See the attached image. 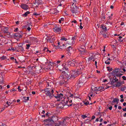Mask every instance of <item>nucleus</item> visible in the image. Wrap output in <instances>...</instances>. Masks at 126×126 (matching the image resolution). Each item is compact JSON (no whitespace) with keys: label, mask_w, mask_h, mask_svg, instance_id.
Here are the masks:
<instances>
[{"label":"nucleus","mask_w":126,"mask_h":126,"mask_svg":"<svg viewBox=\"0 0 126 126\" xmlns=\"http://www.w3.org/2000/svg\"><path fill=\"white\" fill-rule=\"evenodd\" d=\"M110 82L111 84L113 85L114 87H118L122 85L121 82L118 81V79L116 78L115 76L110 79Z\"/></svg>","instance_id":"nucleus-1"},{"label":"nucleus","mask_w":126,"mask_h":126,"mask_svg":"<svg viewBox=\"0 0 126 126\" xmlns=\"http://www.w3.org/2000/svg\"><path fill=\"white\" fill-rule=\"evenodd\" d=\"M74 96V95L72 94H70L69 97H67V98H64L63 100L64 101V103L67 104L68 106H71L72 105V104H70V103H71L72 102L73 98L74 97H76V96Z\"/></svg>","instance_id":"nucleus-2"},{"label":"nucleus","mask_w":126,"mask_h":126,"mask_svg":"<svg viewBox=\"0 0 126 126\" xmlns=\"http://www.w3.org/2000/svg\"><path fill=\"white\" fill-rule=\"evenodd\" d=\"M70 74L69 79H74L77 76L81 73L80 71H73L72 70L70 72Z\"/></svg>","instance_id":"nucleus-3"},{"label":"nucleus","mask_w":126,"mask_h":126,"mask_svg":"<svg viewBox=\"0 0 126 126\" xmlns=\"http://www.w3.org/2000/svg\"><path fill=\"white\" fill-rule=\"evenodd\" d=\"M123 73V72L121 71V69L119 68H117L113 70L112 74L113 75H116L117 77H120L123 75L121 73Z\"/></svg>","instance_id":"nucleus-4"},{"label":"nucleus","mask_w":126,"mask_h":126,"mask_svg":"<svg viewBox=\"0 0 126 126\" xmlns=\"http://www.w3.org/2000/svg\"><path fill=\"white\" fill-rule=\"evenodd\" d=\"M70 76L66 73L65 71H63L61 74V76L59 77V79H62L68 80L69 79Z\"/></svg>","instance_id":"nucleus-5"},{"label":"nucleus","mask_w":126,"mask_h":126,"mask_svg":"<svg viewBox=\"0 0 126 126\" xmlns=\"http://www.w3.org/2000/svg\"><path fill=\"white\" fill-rule=\"evenodd\" d=\"M46 87V88L44 90H49L52 91H53L54 90V88L52 84H53V83L51 82H47Z\"/></svg>","instance_id":"nucleus-6"},{"label":"nucleus","mask_w":126,"mask_h":126,"mask_svg":"<svg viewBox=\"0 0 126 126\" xmlns=\"http://www.w3.org/2000/svg\"><path fill=\"white\" fill-rule=\"evenodd\" d=\"M74 3H73L71 7V11L73 13H76L79 11L78 7L75 6Z\"/></svg>","instance_id":"nucleus-7"},{"label":"nucleus","mask_w":126,"mask_h":126,"mask_svg":"<svg viewBox=\"0 0 126 126\" xmlns=\"http://www.w3.org/2000/svg\"><path fill=\"white\" fill-rule=\"evenodd\" d=\"M48 43L53 42L55 40V36L54 35L47 37L46 39Z\"/></svg>","instance_id":"nucleus-8"},{"label":"nucleus","mask_w":126,"mask_h":126,"mask_svg":"<svg viewBox=\"0 0 126 126\" xmlns=\"http://www.w3.org/2000/svg\"><path fill=\"white\" fill-rule=\"evenodd\" d=\"M93 90L94 91L96 92L97 91L102 92L104 91L105 90V89H104V87L100 86L99 87H95L93 89Z\"/></svg>","instance_id":"nucleus-9"},{"label":"nucleus","mask_w":126,"mask_h":126,"mask_svg":"<svg viewBox=\"0 0 126 126\" xmlns=\"http://www.w3.org/2000/svg\"><path fill=\"white\" fill-rule=\"evenodd\" d=\"M79 51L80 52V54L84 55H85L89 54V52L85 50L84 48H80L79 49Z\"/></svg>","instance_id":"nucleus-10"},{"label":"nucleus","mask_w":126,"mask_h":126,"mask_svg":"<svg viewBox=\"0 0 126 126\" xmlns=\"http://www.w3.org/2000/svg\"><path fill=\"white\" fill-rule=\"evenodd\" d=\"M45 91V93L46 95L49 97L50 98L54 96L53 94V91H52L49 90H44Z\"/></svg>","instance_id":"nucleus-11"},{"label":"nucleus","mask_w":126,"mask_h":126,"mask_svg":"<svg viewBox=\"0 0 126 126\" xmlns=\"http://www.w3.org/2000/svg\"><path fill=\"white\" fill-rule=\"evenodd\" d=\"M1 32L4 34H7L9 35V36H10L9 35L10 33L9 31L8 28V27H2L1 28Z\"/></svg>","instance_id":"nucleus-12"},{"label":"nucleus","mask_w":126,"mask_h":126,"mask_svg":"<svg viewBox=\"0 0 126 126\" xmlns=\"http://www.w3.org/2000/svg\"><path fill=\"white\" fill-rule=\"evenodd\" d=\"M54 31L56 33H60L61 32V27L59 26L55 25L54 26L53 28Z\"/></svg>","instance_id":"nucleus-13"},{"label":"nucleus","mask_w":126,"mask_h":126,"mask_svg":"<svg viewBox=\"0 0 126 126\" xmlns=\"http://www.w3.org/2000/svg\"><path fill=\"white\" fill-rule=\"evenodd\" d=\"M60 80V85L62 86L63 84H67L68 80L62 79H59Z\"/></svg>","instance_id":"nucleus-14"},{"label":"nucleus","mask_w":126,"mask_h":126,"mask_svg":"<svg viewBox=\"0 0 126 126\" xmlns=\"http://www.w3.org/2000/svg\"><path fill=\"white\" fill-rule=\"evenodd\" d=\"M70 119L69 117H66L63 119L62 121V126H67V124L66 120Z\"/></svg>","instance_id":"nucleus-15"},{"label":"nucleus","mask_w":126,"mask_h":126,"mask_svg":"<svg viewBox=\"0 0 126 126\" xmlns=\"http://www.w3.org/2000/svg\"><path fill=\"white\" fill-rule=\"evenodd\" d=\"M54 97L57 99L58 101H59L63 98V95L62 94H58L57 96H54Z\"/></svg>","instance_id":"nucleus-16"},{"label":"nucleus","mask_w":126,"mask_h":126,"mask_svg":"<svg viewBox=\"0 0 126 126\" xmlns=\"http://www.w3.org/2000/svg\"><path fill=\"white\" fill-rule=\"evenodd\" d=\"M67 63L68 65L73 67L75 65V64L76 63V61L75 60H73L71 61H68Z\"/></svg>","instance_id":"nucleus-17"},{"label":"nucleus","mask_w":126,"mask_h":126,"mask_svg":"<svg viewBox=\"0 0 126 126\" xmlns=\"http://www.w3.org/2000/svg\"><path fill=\"white\" fill-rule=\"evenodd\" d=\"M22 35L18 33H16L14 34V37L16 39H18L22 37Z\"/></svg>","instance_id":"nucleus-18"},{"label":"nucleus","mask_w":126,"mask_h":126,"mask_svg":"<svg viewBox=\"0 0 126 126\" xmlns=\"http://www.w3.org/2000/svg\"><path fill=\"white\" fill-rule=\"evenodd\" d=\"M20 7L22 8L25 10L28 9L29 8L28 6L27 5L24 4H21Z\"/></svg>","instance_id":"nucleus-19"},{"label":"nucleus","mask_w":126,"mask_h":126,"mask_svg":"<svg viewBox=\"0 0 126 126\" xmlns=\"http://www.w3.org/2000/svg\"><path fill=\"white\" fill-rule=\"evenodd\" d=\"M107 27L104 24H102L101 26V28L104 30V31H107Z\"/></svg>","instance_id":"nucleus-20"},{"label":"nucleus","mask_w":126,"mask_h":126,"mask_svg":"<svg viewBox=\"0 0 126 126\" xmlns=\"http://www.w3.org/2000/svg\"><path fill=\"white\" fill-rule=\"evenodd\" d=\"M100 33L105 38H108V34L106 33H104L103 31H101Z\"/></svg>","instance_id":"nucleus-21"},{"label":"nucleus","mask_w":126,"mask_h":126,"mask_svg":"<svg viewBox=\"0 0 126 126\" xmlns=\"http://www.w3.org/2000/svg\"><path fill=\"white\" fill-rule=\"evenodd\" d=\"M67 40V37L64 36H62L61 38L60 39V42L62 41H65Z\"/></svg>","instance_id":"nucleus-22"},{"label":"nucleus","mask_w":126,"mask_h":126,"mask_svg":"<svg viewBox=\"0 0 126 126\" xmlns=\"http://www.w3.org/2000/svg\"><path fill=\"white\" fill-rule=\"evenodd\" d=\"M30 40L32 42H36L37 41L36 38L34 37H29Z\"/></svg>","instance_id":"nucleus-23"},{"label":"nucleus","mask_w":126,"mask_h":126,"mask_svg":"<svg viewBox=\"0 0 126 126\" xmlns=\"http://www.w3.org/2000/svg\"><path fill=\"white\" fill-rule=\"evenodd\" d=\"M94 56L92 55L89 57L88 60L94 62L95 61Z\"/></svg>","instance_id":"nucleus-24"},{"label":"nucleus","mask_w":126,"mask_h":126,"mask_svg":"<svg viewBox=\"0 0 126 126\" xmlns=\"http://www.w3.org/2000/svg\"><path fill=\"white\" fill-rule=\"evenodd\" d=\"M58 121L56 122V125L57 126L62 125V121L60 120H58V119H57Z\"/></svg>","instance_id":"nucleus-25"},{"label":"nucleus","mask_w":126,"mask_h":126,"mask_svg":"<svg viewBox=\"0 0 126 126\" xmlns=\"http://www.w3.org/2000/svg\"><path fill=\"white\" fill-rule=\"evenodd\" d=\"M44 124L46 125H49L50 124V122L49 120H44Z\"/></svg>","instance_id":"nucleus-26"},{"label":"nucleus","mask_w":126,"mask_h":126,"mask_svg":"<svg viewBox=\"0 0 126 126\" xmlns=\"http://www.w3.org/2000/svg\"><path fill=\"white\" fill-rule=\"evenodd\" d=\"M53 65V64L52 62H49L48 63V67L50 69V68H51Z\"/></svg>","instance_id":"nucleus-27"},{"label":"nucleus","mask_w":126,"mask_h":126,"mask_svg":"<svg viewBox=\"0 0 126 126\" xmlns=\"http://www.w3.org/2000/svg\"><path fill=\"white\" fill-rule=\"evenodd\" d=\"M26 27H28L27 29L29 31H30L31 29V28L32 27V25H29V24H28L26 25Z\"/></svg>","instance_id":"nucleus-28"},{"label":"nucleus","mask_w":126,"mask_h":126,"mask_svg":"<svg viewBox=\"0 0 126 126\" xmlns=\"http://www.w3.org/2000/svg\"><path fill=\"white\" fill-rule=\"evenodd\" d=\"M60 43L59 42H58L57 43V44H58L57 45V47H62V46H64L65 45L64 44H62V43L61 42H60Z\"/></svg>","instance_id":"nucleus-29"},{"label":"nucleus","mask_w":126,"mask_h":126,"mask_svg":"<svg viewBox=\"0 0 126 126\" xmlns=\"http://www.w3.org/2000/svg\"><path fill=\"white\" fill-rule=\"evenodd\" d=\"M30 13V12L29 11H27L25 12L24 14L22 15V16H23L26 17L27 16V15L29 14Z\"/></svg>","instance_id":"nucleus-30"},{"label":"nucleus","mask_w":126,"mask_h":126,"mask_svg":"<svg viewBox=\"0 0 126 126\" xmlns=\"http://www.w3.org/2000/svg\"><path fill=\"white\" fill-rule=\"evenodd\" d=\"M64 20V19L63 18H61L59 20V22L60 23H63Z\"/></svg>","instance_id":"nucleus-31"},{"label":"nucleus","mask_w":126,"mask_h":126,"mask_svg":"<svg viewBox=\"0 0 126 126\" xmlns=\"http://www.w3.org/2000/svg\"><path fill=\"white\" fill-rule=\"evenodd\" d=\"M126 89V87L124 86H122L121 88V91H124Z\"/></svg>","instance_id":"nucleus-32"},{"label":"nucleus","mask_w":126,"mask_h":126,"mask_svg":"<svg viewBox=\"0 0 126 126\" xmlns=\"http://www.w3.org/2000/svg\"><path fill=\"white\" fill-rule=\"evenodd\" d=\"M119 101V99H118L117 98H115L113 100L112 102H117V103H118V102Z\"/></svg>","instance_id":"nucleus-33"},{"label":"nucleus","mask_w":126,"mask_h":126,"mask_svg":"<svg viewBox=\"0 0 126 126\" xmlns=\"http://www.w3.org/2000/svg\"><path fill=\"white\" fill-rule=\"evenodd\" d=\"M6 59H7L6 57L4 56V55L0 58V59L1 60H5Z\"/></svg>","instance_id":"nucleus-34"},{"label":"nucleus","mask_w":126,"mask_h":126,"mask_svg":"<svg viewBox=\"0 0 126 126\" xmlns=\"http://www.w3.org/2000/svg\"><path fill=\"white\" fill-rule=\"evenodd\" d=\"M24 99L25 100L24 102H26V101L29 100V97H24Z\"/></svg>","instance_id":"nucleus-35"},{"label":"nucleus","mask_w":126,"mask_h":126,"mask_svg":"<svg viewBox=\"0 0 126 126\" xmlns=\"http://www.w3.org/2000/svg\"><path fill=\"white\" fill-rule=\"evenodd\" d=\"M4 90V89L1 85H0V92Z\"/></svg>","instance_id":"nucleus-36"},{"label":"nucleus","mask_w":126,"mask_h":126,"mask_svg":"<svg viewBox=\"0 0 126 126\" xmlns=\"http://www.w3.org/2000/svg\"><path fill=\"white\" fill-rule=\"evenodd\" d=\"M105 63L106 64H109L110 63V61L107 60L106 61H105Z\"/></svg>","instance_id":"nucleus-37"},{"label":"nucleus","mask_w":126,"mask_h":126,"mask_svg":"<svg viewBox=\"0 0 126 126\" xmlns=\"http://www.w3.org/2000/svg\"><path fill=\"white\" fill-rule=\"evenodd\" d=\"M26 49H28L29 48L30 46V45L29 44H27L26 45Z\"/></svg>","instance_id":"nucleus-38"},{"label":"nucleus","mask_w":126,"mask_h":126,"mask_svg":"<svg viewBox=\"0 0 126 126\" xmlns=\"http://www.w3.org/2000/svg\"><path fill=\"white\" fill-rule=\"evenodd\" d=\"M107 68L108 69V70L109 72L111 71L112 70V68H110V67H107Z\"/></svg>","instance_id":"nucleus-39"},{"label":"nucleus","mask_w":126,"mask_h":126,"mask_svg":"<svg viewBox=\"0 0 126 126\" xmlns=\"http://www.w3.org/2000/svg\"><path fill=\"white\" fill-rule=\"evenodd\" d=\"M48 48L46 47H45L43 49V51H48Z\"/></svg>","instance_id":"nucleus-40"},{"label":"nucleus","mask_w":126,"mask_h":126,"mask_svg":"<svg viewBox=\"0 0 126 126\" xmlns=\"http://www.w3.org/2000/svg\"><path fill=\"white\" fill-rule=\"evenodd\" d=\"M81 117L82 118L84 119L85 118H87V116L85 115H82L81 116Z\"/></svg>","instance_id":"nucleus-41"},{"label":"nucleus","mask_w":126,"mask_h":126,"mask_svg":"<svg viewBox=\"0 0 126 126\" xmlns=\"http://www.w3.org/2000/svg\"><path fill=\"white\" fill-rule=\"evenodd\" d=\"M6 104L8 105V106H6V107H8L9 106H10V102H8V101H7L6 103Z\"/></svg>","instance_id":"nucleus-42"},{"label":"nucleus","mask_w":126,"mask_h":126,"mask_svg":"<svg viewBox=\"0 0 126 126\" xmlns=\"http://www.w3.org/2000/svg\"><path fill=\"white\" fill-rule=\"evenodd\" d=\"M20 88L21 87L20 86H18L17 89H18V91L19 92H21L22 90L21 89H20Z\"/></svg>","instance_id":"nucleus-43"},{"label":"nucleus","mask_w":126,"mask_h":126,"mask_svg":"<svg viewBox=\"0 0 126 126\" xmlns=\"http://www.w3.org/2000/svg\"><path fill=\"white\" fill-rule=\"evenodd\" d=\"M33 15L34 16H39L40 15V14H37L36 13H34L33 14Z\"/></svg>","instance_id":"nucleus-44"},{"label":"nucleus","mask_w":126,"mask_h":126,"mask_svg":"<svg viewBox=\"0 0 126 126\" xmlns=\"http://www.w3.org/2000/svg\"><path fill=\"white\" fill-rule=\"evenodd\" d=\"M105 17L104 15H103L102 16H101V18L103 19V20H104L105 19Z\"/></svg>","instance_id":"nucleus-45"},{"label":"nucleus","mask_w":126,"mask_h":126,"mask_svg":"<svg viewBox=\"0 0 126 126\" xmlns=\"http://www.w3.org/2000/svg\"><path fill=\"white\" fill-rule=\"evenodd\" d=\"M113 15V14H111L110 16H109V19H111L112 18V16Z\"/></svg>","instance_id":"nucleus-46"},{"label":"nucleus","mask_w":126,"mask_h":126,"mask_svg":"<svg viewBox=\"0 0 126 126\" xmlns=\"http://www.w3.org/2000/svg\"><path fill=\"white\" fill-rule=\"evenodd\" d=\"M117 39L118 40V41L120 42H122L123 41V39H119L118 38H117Z\"/></svg>","instance_id":"nucleus-47"},{"label":"nucleus","mask_w":126,"mask_h":126,"mask_svg":"<svg viewBox=\"0 0 126 126\" xmlns=\"http://www.w3.org/2000/svg\"><path fill=\"white\" fill-rule=\"evenodd\" d=\"M18 31V28H17L15 29L14 31L15 32H17Z\"/></svg>","instance_id":"nucleus-48"},{"label":"nucleus","mask_w":126,"mask_h":126,"mask_svg":"<svg viewBox=\"0 0 126 126\" xmlns=\"http://www.w3.org/2000/svg\"><path fill=\"white\" fill-rule=\"evenodd\" d=\"M63 70H68V68L67 67H64L63 68Z\"/></svg>","instance_id":"nucleus-49"},{"label":"nucleus","mask_w":126,"mask_h":126,"mask_svg":"<svg viewBox=\"0 0 126 126\" xmlns=\"http://www.w3.org/2000/svg\"><path fill=\"white\" fill-rule=\"evenodd\" d=\"M122 78L124 80H126V77L125 76H123L122 77Z\"/></svg>","instance_id":"nucleus-50"},{"label":"nucleus","mask_w":126,"mask_h":126,"mask_svg":"<svg viewBox=\"0 0 126 126\" xmlns=\"http://www.w3.org/2000/svg\"><path fill=\"white\" fill-rule=\"evenodd\" d=\"M72 22H73L75 23H76L77 22V21L76 20H73L72 21Z\"/></svg>","instance_id":"nucleus-51"},{"label":"nucleus","mask_w":126,"mask_h":126,"mask_svg":"<svg viewBox=\"0 0 126 126\" xmlns=\"http://www.w3.org/2000/svg\"><path fill=\"white\" fill-rule=\"evenodd\" d=\"M52 63H53V65H55V66H56V61H54V62H52Z\"/></svg>","instance_id":"nucleus-52"},{"label":"nucleus","mask_w":126,"mask_h":126,"mask_svg":"<svg viewBox=\"0 0 126 126\" xmlns=\"http://www.w3.org/2000/svg\"><path fill=\"white\" fill-rule=\"evenodd\" d=\"M16 91L15 90L14 88H13L10 91V92H12L13 91Z\"/></svg>","instance_id":"nucleus-53"},{"label":"nucleus","mask_w":126,"mask_h":126,"mask_svg":"<svg viewBox=\"0 0 126 126\" xmlns=\"http://www.w3.org/2000/svg\"><path fill=\"white\" fill-rule=\"evenodd\" d=\"M40 52L39 51H36V53H35V54H37L38 53H40Z\"/></svg>","instance_id":"nucleus-54"},{"label":"nucleus","mask_w":126,"mask_h":126,"mask_svg":"<svg viewBox=\"0 0 126 126\" xmlns=\"http://www.w3.org/2000/svg\"><path fill=\"white\" fill-rule=\"evenodd\" d=\"M89 102L88 101H87L85 103H84V104L86 105H87L88 104H89Z\"/></svg>","instance_id":"nucleus-55"},{"label":"nucleus","mask_w":126,"mask_h":126,"mask_svg":"<svg viewBox=\"0 0 126 126\" xmlns=\"http://www.w3.org/2000/svg\"><path fill=\"white\" fill-rule=\"evenodd\" d=\"M57 65H59V64L60 63V62H61V61H57Z\"/></svg>","instance_id":"nucleus-56"},{"label":"nucleus","mask_w":126,"mask_h":126,"mask_svg":"<svg viewBox=\"0 0 126 126\" xmlns=\"http://www.w3.org/2000/svg\"><path fill=\"white\" fill-rule=\"evenodd\" d=\"M54 12H51V13H52L53 14H54L55 13H56V11H57V10H55V9H54Z\"/></svg>","instance_id":"nucleus-57"},{"label":"nucleus","mask_w":126,"mask_h":126,"mask_svg":"<svg viewBox=\"0 0 126 126\" xmlns=\"http://www.w3.org/2000/svg\"><path fill=\"white\" fill-rule=\"evenodd\" d=\"M95 118V116L94 115H93L92 116V120H93V119H94Z\"/></svg>","instance_id":"nucleus-58"},{"label":"nucleus","mask_w":126,"mask_h":126,"mask_svg":"<svg viewBox=\"0 0 126 126\" xmlns=\"http://www.w3.org/2000/svg\"><path fill=\"white\" fill-rule=\"evenodd\" d=\"M103 48H104V49L103 50V51L104 52L105 51V48L106 47L105 46H104L103 47Z\"/></svg>","instance_id":"nucleus-59"},{"label":"nucleus","mask_w":126,"mask_h":126,"mask_svg":"<svg viewBox=\"0 0 126 126\" xmlns=\"http://www.w3.org/2000/svg\"><path fill=\"white\" fill-rule=\"evenodd\" d=\"M112 106H111L109 107V109L110 110H111L112 109Z\"/></svg>","instance_id":"nucleus-60"},{"label":"nucleus","mask_w":126,"mask_h":126,"mask_svg":"<svg viewBox=\"0 0 126 126\" xmlns=\"http://www.w3.org/2000/svg\"><path fill=\"white\" fill-rule=\"evenodd\" d=\"M107 60L108 61H111L112 60L111 59H110V58H108V57H107Z\"/></svg>","instance_id":"nucleus-61"},{"label":"nucleus","mask_w":126,"mask_h":126,"mask_svg":"<svg viewBox=\"0 0 126 126\" xmlns=\"http://www.w3.org/2000/svg\"><path fill=\"white\" fill-rule=\"evenodd\" d=\"M13 50V48H12V47H11V48H9L8 49V51H9V50Z\"/></svg>","instance_id":"nucleus-62"},{"label":"nucleus","mask_w":126,"mask_h":126,"mask_svg":"<svg viewBox=\"0 0 126 126\" xmlns=\"http://www.w3.org/2000/svg\"><path fill=\"white\" fill-rule=\"evenodd\" d=\"M25 42H26V43H29L30 42H29L28 40H26L25 41Z\"/></svg>","instance_id":"nucleus-63"},{"label":"nucleus","mask_w":126,"mask_h":126,"mask_svg":"<svg viewBox=\"0 0 126 126\" xmlns=\"http://www.w3.org/2000/svg\"><path fill=\"white\" fill-rule=\"evenodd\" d=\"M125 68H123V69H122V70H123V71H124V72H126V70L125 68Z\"/></svg>","instance_id":"nucleus-64"}]
</instances>
